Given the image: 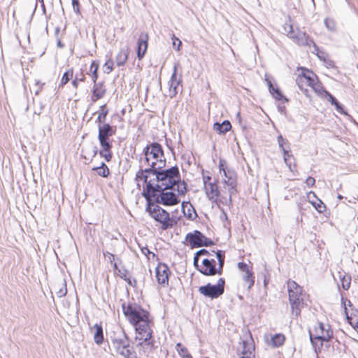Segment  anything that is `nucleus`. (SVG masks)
<instances>
[{
	"label": "nucleus",
	"mask_w": 358,
	"mask_h": 358,
	"mask_svg": "<svg viewBox=\"0 0 358 358\" xmlns=\"http://www.w3.org/2000/svg\"><path fill=\"white\" fill-rule=\"evenodd\" d=\"M135 180L138 187H143V195L147 200L156 196V190L171 189L174 185H177L179 195H185L187 191L186 183L180 180L177 166L155 171L139 170L136 174Z\"/></svg>",
	"instance_id": "1"
},
{
	"label": "nucleus",
	"mask_w": 358,
	"mask_h": 358,
	"mask_svg": "<svg viewBox=\"0 0 358 358\" xmlns=\"http://www.w3.org/2000/svg\"><path fill=\"white\" fill-rule=\"evenodd\" d=\"M219 171L223 173L221 187L219 181L213 179L209 171H202L203 190L207 199L217 206H229L232 203V196L236 195L237 190V176L235 171L229 169L225 159H220Z\"/></svg>",
	"instance_id": "2"
},
{
	"label": "nucleus",
	"mask_w": 358,
	"mask_h": 358,
	"mask_svg": "<svg viewBox=\"0 0 358 358\" xmlns=\"http://www.w3.org/2000/svg\"><path fill=\"white\" fill-rule=\"evenodd\" d=\"M122 313L127 322L135 331V341L137 347L145 346L152 349L155 344L153 338L154 317L148 308L136 303H122Z\"/></svg>",
	"instance_id": "3"
},
{
	"label": "nucleus",
	"mask_w": 358,
	"mask_h": 358,
	"mask_svg": "<svg viewBox=\"0 0 358 358\" xmlns=\"http://www.w3.org/2000/svg\"><path fill=\"white\" fill-rule=\"evenodd\" d=\"M295 75L296 84L306 97H311L310 90L318 96L327 94L322 83L317 75L311 69L303 66H298Z\"/></svg>",
	"instance_id": "4"
},
{
	"label": "nucleus",
	"mask_w": 358,
	"mask_h": 358,
	"mask_svg": "<svg viewBox=\"0 0 358 358\" xmlns=\"http://www.w3.org/2000/svg\"><path fill=\"white\" fill-rule=\"evenodd\" d=\"M334 331L329 324L317 322L309 330L311 343L317 353L325 351L329 347Z\"/></svg>",
	"instance_id": "5"
},
{
	"label": "nucleus",
	"mask_w": 358,
	"mask_h": 358,
	"mask_svg": "<svg viewBox=\"0 0 358 358\" xmlns=\"http://www.w3.org/2000/svg\"><path fill=\"white\" fill-rule=\"evenodd\" d=\"M225 261V252L218 250L217 255L208 256V258H203L201 262L194 264L196 269L203 275L206 276H214L221 275L223 273V268Z\"/></svg>",
	"instance_id": "6"
},
{
	"label": "nucleus",
	"mask_w": 358,
	"mask_h": 358,
	"mask_svg": "<svg viewBox=\"0 0 358 358\" xmlns=\"http://www.w3.org/2000/svg\"><path fill=\"white\" fill-rule=\"evenodd\" d=\"M145 162L149 167L145 170L159 171L166 166V158L162 145L158 143H152L143 150Z\"/></svg>",
	"instance_id": "7"
},
{
	"label": "nucleus",
	"mask_w": 358,
	"mask_h": 358,
	"mask_svg": "<svg viewBox=\"0 0 358 358\" xmlns=\"http://www.w3.org/2000/svg\"><path fill=\"white\" fill-rule=\"evenodd\" d=\"M115 133L116 129L108 123L98 126V140L101 146L99 154L107 162H110L113 158V140L110 137Z\"/></svg>",
	"instance_id": "8"
},
{
	"label": "nucleus",
	"mask_w": 358,
	"mask_h": 358,
	"mask_svg": "<svg viewBox=\"0 0 358 358\" xmlns=\"http://www.w3.org/2000/svg\"><path fill=\"white\" fill-rule=\"evenodd\" d=\"M148 201L146 212L148 215L155 222L162 230L171 229L176 224V221L172 217L170 213L158 204L151 202V198Z\"/></svg>",
	"instance_id": "9"
},
{
	"label": "nucleus",
	"mask_w": 358,
	"mask_h": 358,
	"mask_svg": "<svg viewBox=\"0 0 358 358\" xmlns=\"http://www.w3.org/2000/svg\"><path fill=\"white\" fill-rule=\"evenodd\" d=\"M225 280L220 278L215 285L208 283L199 287V292L205 297L215 299L219 298L224 292Z\"/></svg>",
	"instance_id": "10"
},
{
	"label": "nucleus",
	"mask_w": 358,
	"mask_h": 358,
	"mask_svg": "<svg viewBox=\"0 0 358 358\" xmlns=\"http://www.w3.org/2000/svg\"><path fill=\"white\" fill-rule=\"evenodd\" d=\"M341 304L348 322L358 333V310L346 298L342 297Z\"/></svg>",
	"instance_id": "11"
},
{
	"label": "nucleus",
	"mask_w": 358,
	"mask_h": 358,
	"mask_svg": "<svg viewBox=\"0 0 358 358\" xmlns=\"http://www.w3.org/2000/svg\"><path fill=\"white\" fill-rule=\"evenodd\" d=\"M185 241L191 248L210 246L214 244L211 239L206 237L201 231L197 230L194 231L192 233L187 234L185 236Z\"/></svg>",
	"instance_id": "12"
},
{
	"label": "nucleus",
	"mask_w": 358,
	"mask_h": 358,
	"mask_svg": "<svg viewBox=\"0 0 358 358\" xmlns=\"http://www.w3.org/2000/svg\"><path fill=\"white\" fill-rule=\"evenodd\" d=\"M171 189H162L156 190L159 194L155 196L156 201L158 203L162 204L166 206H172L178 204L180 202L179 196L180 195L176 194L170 190Z\"/></svg>",
	"instance_id": "13"
},
{
	"label": "nucleus",
	"mask_w": 358,
	"mask_h": 358,
	"mask_svg": "<svg viewBox=\"0 0 358 358\" xmlns=\"http://www.w3.org/2000/svg\"><path fill=\"white\" fill-rule=\"evenodd\" d=\"M171 273L172 272L167 264L163 262L158 263L155 268V278L160 287H169Z\"/></svg>",
	"instance_id": "14"
},
{
	"label": "nucleus",
	"mask_w": 358,
	"mask_h": 358,
	"mask_svg": "<svg viewBox=\"0 0 358 358\" xmlns=\"http://www.w3.org/2000/svg\"><path fill=\"white\" fill-rule=\"evenodd\" d=\"M115 352L125 358H137L136 352L127 340L115 338L113 341Z\"/></svg>",
	"instance_id": "15"
},
{
	"label": "nucleus",
	"mask_w": 358,
	"mask_h": 358,
	"mask_svg": "<svg viewBox=\"0 0 358 358\" xmlns=\"http://www.w3.org/2000/svg\"><path fill=\"white\" fill-rule=\"evenodd\" d=\"M278 143L283 152V159L285 163L287 164L291 171H296L295 159L293 155L291 153L289 146L287 144V141L284 139L283 137L280 135L278 137Z\"/></svg>",
	"instance_id": "16"
},
{
	"label": "nucleus",
	"mask_w": 358,
	"mask_h": 358,
	"mask_svg": "<svg viewBox=\"0 0 358 358\" xmlns=\"http://www.w3.org/2000/svg\"><path fill=\"white\" fill-rule=\"evenodd\" d=\"M290 30L287 31V36L292 39L299 46H310L314 44L309 36L304 31H298L296 32L292 25L289 24Z\"/></svg>",
	"instance_id": "17"
},
{
	"label": "nucleus",
	"mask_w": 358,
	"mask_h": 358,
	"mask_svg": "<svg viewBox=\"0 0 358 358\" xmlns=\"http://www.w3.org/2000/svg\"><path fill=\"white\" fill-rule=\"evenodd\" d=\"M309 299L308 294L301 295L300 296H294L289 298L291 312L293 315L298 317L301 315V309L306 306V301Z\"/></svg>",
	"instance_id": "18"
},
{
	"label": "nucleus",
	"mask_w": 358,
	"mask_h": 358,
	"mask_svg": "<svg viewBox=\"0 0 358 358\" xmlns=\"http://www.w3.org/2000/svg\"><path fill=\"white\" fill-rule=\"evenodd\" d=\"M149 36L146 32L139 35L137 41L136 55L137 58L141 61L145 55L148 48Z\"/></svg>",
	"instance_id": "19"
},
{
	"label": "nucleus",
	"mask_w": 358,
	"mask_h": 358,
	"mask_svg": "<svg viewBox=\"0 0 358 358\" xmlns=\"http://www.w3.org/2000/svg\"><path fill=\"white\" fill-rule=\"evenodd\" d=\"M106 94V87L103 82L93 83V87L91 90L90 101L92 103H96L99 99L104 97Z\"/></svg>",
	"instance_id": "20"
},
{
	"label": "nucleus",
	"mask_w": 358,
	"mask_h": 358,
	"mask_svg": "<svg viewBox=\"0 0 358 358\" xmlns=\"http://www.w3.org/2000/svg\"><path fill=\"white\" fill-rule=\"evenodd\" d=\"M288 299L294 296H300L306 294L303 287L300 286L296 282L289 279L287 281Z\"/></svg>",
	"instance_id": "21"
},
{
	"label": "nucleus",
	"mask_w": 358,
	"mask_h": 358,
	"mask_svg": "<svg viewBox=\"0 0 358 358\" xmlns=\"http://www.w3.org/2000/svg\"><path fill=\"white\" fill-rule=\"evenodd\" d=\"M264 80L266 81L268 87V90H269V92L271 93V94L273 96V97L278 100V101H280L283 103H285V102H288V99H287L283 94L282 93L280 92V90H279V88L278 87H274L271 81V80L269 79L268 78V76L267 74L265 75V78H264Z\"/></svg>",
	"instance_id": "22"
},
{
	"label": "nucleus",
	"mask_w": 358,
	"mask_h": 358,
	"mask_svg": "<svg viewBox=\"0 0 358 358\" xmlns=\"http://www.w3.org/2000/svg\"><path fill=\"white\" fill-rule=\"evenodd\" d=\"M129 52V47L122 48L119 50L115 57V64L117 67L123 66L127 64Z\"/></svg>",
	"instance_id": "23"
},
{
	"label": "nucleus",
	"mask_w": 358,
	"mask_h": 358,
	"mask_svg": "<svg viewBox=\"0 0 358 358\" xmlns=\"http://www.w3.org/2000/svg\"><path fill=\"white\" fill-rule=\"evenodd\" d=\"M241 358H255V345L252 341H243Z\"/></svg>",
	"instance_id": "24"
},
{
	"label": "nucleus",
	"mask_w": 358,
	"mask_h": 358,
	"mask_svg": "<svg viewBox=\"0 0 358 358\" xmlns=\"http://www.w3.org/2000/svg\"><path fill=\"white\" fill-rule=\"evenodd\" d=\"M179 64H175L173 66V71L170 80V87L173 88L175 90L180 85L182 82V77L180 74H178Z\"/></svg>",
	"instance_id": "25"
},
{
	"label": "nucleus",
	"mask_w": 358,
	"mask_h": 358,
	"mask_svg": "<svg viewBox=\"0 0 358 358\" xmlns=\"http://www.w3.org/2000/svg\"><path fill=\"white\" fill-rule=\"evenodd\" d=\"M113 267L114 270V274L116 276L120 277V278L127 282L129 285H131L130 275L127 269L120 268L115 262L113 264Z\"/></svg>",
	"instance_id": "26"
},
{
	"label": "nucleus",
	"mask_w": 358,
	"mask_h": 358,
	"mask_svg": "<svg viewBox=\"0 0 358 358\" xmlns=\"http://www.w3.org/2000/svg\"><path fill=\"white\" fill-rule=\"evenodd\" d=\"M99 69V62L98 60L92 61L87 74L90 76L92 83H95V81L98 80Z\"/></svg>",
	"instance_id": "27"
},
{
	"label": "nucleus",
	"mask_w": 358,
	"mask_h": 358,
	"mask_svg": "<svg viewBox=\"0 0 358 358\" xmlns=\"http://www.w3.org/2000/svg\"><path fill=\"white\" fill-rule=\"evenodd\" d=\"M109 110L107 108L106 103L101 105L99 107V110L98 111V116L96 120V122L99 125H103L105 123L107 115H108Z\"/></svg>",
	"instance_id": "28"
},
{
	"label": "nucleus",
	"mask_w": 358,
	"mask_h": 358,
	"mask_svg": "<svg viewBox=\"0 0 358 358\" xmlns=\"http://www.w3.org/2000/svg\"><path fill=\"white\" fill-rule=\"evenodd\" d=\"M92 330L94 331V342L100 345L103 341V328L101 324H96L92 328Z\"/></svg>",
	"instance_id": "29"
},
{
	"label": "nucleus",
	"mask_w": 358,
	"mask_h": 358,
	"mask_svg": "<svg viewBox=\"0 0 358 358\" xmlns=\"http://www.w3.org/2000/svg\"><path fill=\"white\" fill-rule=\"evenodd\" d=\"M92 171H96V175L102 178H108L110 175L108 166L103 162L99 166H94Z\"/></svg>",
	"instance_id": "30"
},
{
	"label": "nucleus",
	"mask_w": 358,
	"mask_h": 358,
	"mask_svg": "<svg viewBox=\"0 0 358 358\" xmlns=\"http://www.w3.org/2000/svg\"><path fill=\"white\" fill-rule=\"evenodd\" d=\"M86 80V75L83 69H80L79 72L76 74L73 73V79L71 82V85L75 89H78L80 83H84Z\"/></svg>",
	"instance_id": "31"
},
{
	"label": "nucleus",
	"mask_w": 358,
	"mask_h": 358,
	"mask_svg": "<svg viewBox=\"0 0 358 358\" xmlns=\"http://www.w3.org/2000/svg\"><path fill=\"white\" fill-rule=\"evenodd\" d=\"M217 251H215V250L209 251L206 249H201L195 253L194 257V264H196V263L199 262V258L201 256H203V258H208V256L210 257L213 255H217Z\"/></svg>",
	"instance_id": "32"
},
{
	"label": "nucleus",
	"mask_w": 358,
	"mask_h": 358,
	"mask_svg": "<svg viewBox=\"0 0 358 358\" xmlns=\"http://www.w3.org/2000/svg\"><path fill=\"white\" fill-rule=\"evenodd\" d=\"M213 127L219 134H225L231 129V124L229 120H224L222 124L215 123Z\"/></svg>",
	"instance_id": "33"
},
{
	"label": "nucleus",
	"mask_w": 358,
	"mask_h": 358,
	"mask_svg": "<svg viewBox=\"0 0 358 358\" xmlns=\"http://www.w3.org/2000/svg\"><path fill=\"white\" fill-rule=\"evenodd\" d=\"M243 280L244 286L246 287L248 290H250L255 285V276L254 272L252 271L250 273L244 274L243 276Z\"/></svg>",
	"instance_id": "34"
},
{
	"label": "nucleus",
	"mask_w": 358,
	"mask_h": 358,
	"mask_svg": "<svg viewBox=\"0 0 358 358\" xmlns=\"http://www.w3.org/2000/svg\"><path fill=\"white\" fill-rule=\"evenodd\" d=\"M73 69L70 68L67 69L63 74L61 80L59 87H63L64 85H66L70 80H73Z\"/></svg>",
	"instance_id": "35"
},
{
	"label": "nucleus",
	"mask_w": 358,
	"mask_h": 358,
	"mask_svg": "<svg viewBox=\"0 0 358 358\" xmlns=\"http://www.w3.org/2000/svg\"><path fill=\"white\" fill-rule=\"evenodd\" d=\"M327 94L320 96L321 98H326L331 102V104L334 105L336 110L341 113H344L343 108L342 106L337 101V100L329 92L326 90Z\"/></svg>",
	"instance_id": "36"
},
{
	"label": "nucleus",
	"mask_w": 358,
	"mask_h": 358,
	"mask_svg": "<svg viewBox=\"0 0 358 358\" xmlns=\"http://www.w3.org/2000/svg\"><path fill=\"white\" fill-rule=\"evenodd\" d=\"M285 341V336L282 334H276L271 338V345L274 348L282 346Z\"/></svg>",
	"instance_id": "37"
},
{
	"label": "nucleus",
	"mask_w": 358,
	"mask_h": 358,
	"mask_svg": "<svg viewBox=\"0 0 358 358\" xmlns=\"http://www.w3.org/2000/svg\"><path fill=\"white\" fill-rule=\"evenodd\" d=\"M182 208L185 216L189 219H192L193 214L196 215V213L192 206L188 202L182 203Z\"/></svg>",
	"instance_id": "38"
},
{
	"label": "nucleus",
	"mask_w": 358,
	"mask_h": 358,
	"mask_svg": "<svg viewBox=\"0 0 358 358\" xmlns=\"http://www.w3.org/2000/svg\"><path fill=\"white\" fill-rule=\"evenodd\" d=\"M176 349L182 358H193L189 353L187 349L184 347L181 343L176 344Z\"/></svg>",
	"instance_id": "39"
},
{
	"label": "nucleus",
	"mask_w": 358,
	"mask_h": 358,
	"mask_svg": "<svg viewBox=\"0 0 358 358\" xmlns=\"http://www.w3.org/2000/svg\"><path fill=\"white\" fill-rule=\"evenodd\" d=\"M351 285V276L348 274H344L341 277V285L345 290H348Z\"/></svg>",
	"instance_id": "40"
},
{
	"label": "nucleus",
	"mask_w": 358,
	"mask_h": 358,
	"mask_svg": "<svg viewBox=\"0 0 358 358\" xmlns=\"http://www.w3.org/2000/svg\"><path fill=\"white\" fill-rule=\"evenodd\" d=\"M238 268L244 274L253 271L252 265L251 264H247L244 262H240L237 264Z\"/></svg>",
	"instance_id": "41"
},
{
	"label": "nucleus",
	"mask_w": 358,
	"mask_h": 358,
	"mask_svg": "<svg viewBox=\"0 0 358 358\" xmlns=\"http://www.w3.org/2000/svg\"><path fill=\"white\" fill-rule=\"evenodd\" d=\"M141 252L147 257L148 260H158L157 256L154 252H151L148 247L141 248Z\"/></svg>",
	"instance_id": "42"
},
{
	"label": "nucleus",
	"mask_w": 358,
	"mask_h": 358,
	"mask_svg": "<svg viewBox=\"0 0 358 358\" xmlns=\"http://www.w3.org/2000/svg\"><path fill=\"white\" fill-rule=\"evenodd\" d=\"M104 72L107 74L110 73L114 70V62L111 58L106 61L103 64Z\"/></svg>",
	"instance_id": "43"
},
{
	"label": "nucleus",
	"mask_w": 358,
	"mask_h": 358,
	"mask_svg": "<svg viewBox=\"0 0 358 358\" xmlns=\"http://www.w3.org/2000/svg\"><path fill=\"white\" fill-rule=\"evenodd\" d=\"M312 203L318 213H323L326 211V206L321 200H318L317 202H314Z\"/></svg>",
	"instance_id": "44"
},
{
	"label": "nucleus",
	"mask_w": 358,
	"mask_h": 358,
	"mask_svg": "<svg viewBox=\"0 0 358 358\" xmlns=\"http://www.w3.org/2000/svg\"><path fill=\"white\" fill-rule=\"evenodd\" d=\"M71 3L75 13L78 15H81L80 4L79 0H71Z\"/></svg>",
	"instance_id": "45"
},
{
	"label": "nucleus",
	"mask_w": 358,
	"mask_h": 358,
	"mask_svg": "<svg viewBox=\"0 0 358 358\" xmlns=\"http://www.w3.org/2000/svg\"><path fill=\"white\" fill-rule=\"evenodd\" d=\"M171 39L173 41V45L176 47L177 50H180L182 45V41L178 38H177L175 34H173Z\"/></svg>",
	"instance_id": "46"
},
{
	"label": "nucleus",
	"mask_w": 358,
	"mask_h": 358,
	"mask_svg": "<svg viewBox=\"0 0 358 358\" xmlns=\"http://www.w3.org/2000/svg\"><path fill=\"white\" fill-rule=\"evenodd\" d=\"M45 83L43 82H41V80H35V86L36 87V92L35 94H38L43 88V86L45 85Z\"/></svg>",
	"instance_id": "47"
},
{
	"label": "nucleus",
	"mask_w": 358,
	"mask_h": 358,
	"mask_svg": "<svg viewBox=\"0 0 358 358\" xmlns=\"http://www.w3.org/2000/svg\"><path fill=\"white\" fill-rule=\"evenodd\" d=\"M306 183L308 187H312L315 185V179L313 177L309 176L306 178Z\"/></svg>",
	"instance_id": "48"
},
{
	"label": "nucleus",
	"mask_w": 358,
	"mask_h": 358,
	"mask_svg": "<svg viewBox=\"0 0 358 358\" xmlns=\"http://www.w3.org/2000/svg\"><path fill=\"white\" fill-rule=\"evenodd\" d=\"M109 255V257H108V259H109V261L113 263V262L115 260V255H113L112 253H108Z\"/></svg>",
	"instance_id": "49"
},
{
	"label": "nucleus",
	"mask_w": 358,
	"mask_h": 358,
	"mask_svg": "<svg viewBox=\"0 0 358 358\" xmlns=\"http://www.w3.org/2000/svg\"><path fill=\"white\" fill-rule=\"evenodd\" d=\"M84 151L82 152L81 157L87 161L91 162L92 159L87 158L84 154Z\"/></svg>",
	"instance_id": "50"
},
{
	"label": "nucleus",
	"mask_w": 358,
	"mask_h": 358,
	"mask_svg": "<svg viewBox=\"0 0 358 358\" xmlns=\"http://www.w3.org/2000/svg\"><path fill=\"white\" fill-rule=\"evenodd\" d=\"M57 45H58L59 48H63V46H64V45H63V44H62V43H61V41H59L57 42Z\"/></svg>",
	"instance_id": "51"
},
{
	"label": "nucleus",
	"mask_w": 358,
	"mask_h": 358,
	"mask_svg": "<svg viewBox=\"0 0 358 358\" xmlns=\"http://www.w3.org/2000/svg\"><path fill=\"white\" fill-rule=\"evenodd\" d=\"M96 153H97V151H96V150L94 151L93 157H94L96 155Z\"/></svg>",
	"instance_id": "52"
}]
</instances>
